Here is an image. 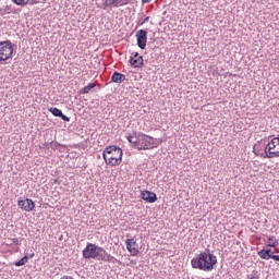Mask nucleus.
<instances>
[{
    "label": "nucleus",
    "instance_id": "obj_1",
    "mask_svg": "<svg viewBox=\"0 0 279 279\" xmlns=\"http://www.w3.org/2000/svg\"><path fill=\"white\" fill-rule=\"evenodd\" d=\"M126 140L137 151L147 149H156L159 145H162V138H154L143 132L133 131V133L126 134Z\"/></svg>",
    "mask_w": 279,
    "mask_h": 279
},
{
    "label": "nucleus",
    "instance_id": "obj_2",
    "mask_svg": "<svg viewBox=\"0 0 279 279\" xmlns=\"http://www.w3.org/2000/svg\"><path fill=\"white\" fill-rule=\"evenodd\" d=\"M193 269H199V271H213L217 267V255L210 252V248H205L204 252L196 254L191 260Z\"/></svg>",
    "mask_w": 279,
    "mask_h": 279
},
{
    "label": "nucleus",
    "instance_id": "obj_3",
    "mask_svg": "<svg viewBox=\"0 0 279 279\" xmlns=\"http://www.w3.org/2000/svg\"><path fill=\"white\" fill-rule=\"evenodd\" d=\"M106 165L119 167L123 162V149L117 145L107 146L102 153Z\"/></svg>",
    "mask_w": 279,
    "mask_h": 279
},
{
    "label": "nucleus",
    "instance_id": "obj_4",
    "mask_svg": "<svg viewBox=\"0 0 279 279\" xmlns=\"http://www.w3.org/2000/svg\"><path fill=\"white\" fill-rule=\"evenodd\" d=\"M14 46L11 40L0 41V64H5L7 60H12Z\"/></svg>",
    "mask_w": 279,
    "mask_h": 279
},
{
    "label": "nucleus",
    "instance_id": "obj_5",
    "mask_svg": "<svg viewBox=\"0 0 279 279\" xmlns=\"http://www.w3.org/2000/svg\"><path fill=\"white\" fill-rule=\"evenodd\" d=\"M99 252H104V247L97 246V244L88 242L83 250V258H85V260H90V258H93L94 260H98Z\"/></svg>",
    "mask_w": 279,
    "mask_h": 279
},
{
    "label": "nucleus",
    "instance_id": "obj_6",
    "mask_svg": "<svg viewBox=\"0 0 279 279\" xmlns=\"http://www.w3.org/2000/svg\"><path fill=\"white\" fill-rule=\"evenodd\" d=\"M264 158H279V137L272 138L264 149Z\"/></svg>",
    "mask_w": 279,
    "mask_h": 279
},
{
    "label": "nucleus",
    "instance_id": "obj_7",
    "mask_svg": "<svg viewBox=\"0 0 279 279\" xmlns=\"http://www.w3.org/2000/svg\"><path fill=\"white\" fill-rule=\"evenodd\" d=\"M129 62L134 69H143L144 66L143 56H141L138 52H132Z\"/></svg>",
    "mask_w": 279,
    "mask_h": 279
},
{
    "label": "nucleus",
    "instance_id": "obj_8",
    "mask_svg": "<svg viewBox=\"0 0 279 279\" xmlns=\"http://www.w3.org/2000/svg\"><path fill=\"white\" fill-rule=\"evenodd\" d=\"M135 38L137 40V47L140 49H145L147 47V31L140 29L135 34Z\"/></svg>",
    "mask_w": 279,
    "mask_h": 279
},
{
    "label": "nucleus",
    "instance_id": "obj_9",
    "mask_svg": "<svg viewBox=\"0 0 279 279\" xmlns=\"http://www.w3.org/2000/svg\"><path fill=\"white\" fill-rule=\"evenodd\" d=\"M19 208H22L25 213H32L36 208V203L33 199L26 198L17 202Z\"/></svg>",
    "mask_w": 279,
    "mask_h": 279
},
{
    "label": "nucleus",
    "instance_id": "obj_10",
    "mask_svg": "<svg viewBox=\"0 0 279 279\" xmlns=\"http://www.w3.org/2000/svg\"><path fill=\"white\" fill-rule=\"evenodd\" d=\"M98 260H102L104 263H112L121 265V260L117 259L114 256L110 255V253L106 252L104 248L99 252Z\"/></svg>",
    "mask_w": 279,
    "mask_h": 279
},
{
    "label": "nucleus",
    "instance_id": "obj_11",
    "mask_svg": "<svg viewBox=\"0 0 279 279\" xmlns=\"http://www.w3.org/2000/svg\"><path fill=\"white\" fill-rule=\"evenodd\" d=\"M141 197L144 199V202H147V204H155V202H158V195L151 191H142Z\"/></svg>",
    "mask_w": 279,
    "mask_h": 279
},
{
    "label": "nucleus",
    "instance_id": "obj_12",
    "mask_svg": "<svg viewBox=\"0 0 279 279\" xmlns=\"http://www.w3.org/2000/svg\"><path fill=\"white\" fill-rule=\"evenodd\" d=\"M126 250L130 252L131 256H138V243L134 239H126L125 241Z\"/></svg>",
    "mask_w": 279,
    "mask_h": 279
},
{
    "label": "nucleus",
    "instance_id": "obj_13",
    "mask_svg": "<svg viewBox=\"0 0 279 279\" xmlns=\"http://www.w3.org/2000/svg\"><path fill=\"white\" fill-rule=\"evenodd\" d=\"M257 256H259V258H263V260H269V258L274 260V257H276L271 248L265 247L257 252Z\"/></svg>",
    "mask_w": 279,
    "mask_h": 279
},
{
    "label": "nucleus",
    "instance_id": "obj_14",
    "mask_svg": "<svg viewBox=\"0 0 279 279\" xmlns=\"http://www.w3.org/2000/svg\"><path fill=\"white\" fill-rule=\"evenodd\" d=\"M48 111L51 112L53 117H59V119H62V121H65L66 123L71 121V118L64 116V113H62V110L58 109V107H51L48 109Z\"/></svg>",
    "mask_w": 279,
    "mask_h": 279
},
{
    "label": "nucleus",
    "instance_id": "obj_15",
    "mask_svg": "<svg viewBox=\"0 0 279 279\" xmlns=\"http://www.w3.org/2000/svg\"><path fill=\"white\" fill-rule=\"evenodd\" d=\"M111 82H113V84H123V82H125V74L117 71L113 72V74L111 75Z\"/></svg>",
    "mask_w": 279,
    "mask_h": 279
},
{
    "label": "nucleus",
    "instance_id": "obj_16",
    "mask_svg": "<svg viewBox=\"0 0 279 279\" xmlns=\"http://www.w3.org/2000/svg\"><path fill=\"white\" fill-rule=\"evenodd\" d=\"M98 1L97 8L100 10H108V8H114V3H112V0H96Z\"/></svg>",
    "mask_w": 279,
    "mask_h": 279
},
{
    "label": "nucleus",
    "instance_id": "obj_17",
    "mask_svg": "<svg viewBox=\"0 0 279 279\" xmlns=\"http://www.w3.org/2000/svg\"><path fill=\"white\" fill-rule=\"evenodd\" d=\"M97 86V83H89L87 86L83 87L78 93L80 95H88L93 88Z\"/></svg>",
    "mask_w": 279,
    "mask_h": 279
},
{
    "label": "nucleus",
    "instance_id": "obj_18",
    "mask_svg": "<svg viewBox=\"0 0 279 279\" xmlns=\"http://www.w3.org/2000/svg\"><path fill=\"white\" fill-rule=\"evenodd\" d=\"M12 3H14L15 5H21L22 8H24V5H34V2H29V0H11ZM43 1H47V0H43Z\"/></svg>",
    "mask_w": 279,
    "mask_h": 279
},
{
    "label": "nucleus",
    "instance_id": "obj_19",
    "mask_svg": "<svg viewBox=\"0 0 279 279\" xmlns=\"http://www.w3.org/2000/svg\"><path fill=\"white\" fill-rule=\"evenodd\" d=\"M29 260V256L25 254L20 260L15 262V267H23V265H27V262Z\"/></svg>",
    "mask_w": 279,
    "mask_h": 279
},
{
    "label": "nucleus",
    "instance_id": "obj_20",
    "mask_svg": "<svg viewBox=\"0 0 279 279\" xmlns=\"http://www.w3.org/2000/svg\"><path fill=\"white\" fill-rule=\"evenodd\" d=\"M131 0H112L113 8H121L123 5H128Z\"/></svg>",
    "mask_w": 279,
    "mask_h": 279
},
{
    "label": "nucleus",
    "instance_id": "obj_21",
    "mask_svg": "<svg viewBox=\"0 0 279 279\" xmlns=\"http://www.w3.org/2000/svg\"><path fill=\"white\" fill-rule=\"evenodd\" d=\"M269 243L266 245V247H278V242L276 241V236L270 235L268 236Z\"/></svg>",
    "mask_w": 279,
    "mask_h": 279
},
{
    "label": "nucleus",
    "instance_id": "obj_22",
    "mask_svg": "<svg viewBox=\"0 0 279 279\" xmlns=\"http://www.w3.org/2000/svg\"><path fill=\"white\" fill-rule=\"evenodd\" d=\"M11 12H12V7L11 5H5L3 9L0 8L1 16H4L5 14H11Z\"/></svg>",
    "mask_w": 279,
    "mask_h": 279
},
{
    "label": "nucleus",
    "instance_id": "obj_23",
    "mask_svg": "<svg viewBox=\"0 0 279 279\" xmlns=\"http://www.w3.org/2000/svg\"><path fill=\"white\" fill-rule=\"evenodd\" d=\"M59 147H63L64 149L66 148L65 145H62L58 142L52 143V146H51L52 149H58Z\"/></svg>",
    "mask_w": 279,
    "mask_h": 279
},
{
    "label": "nucleus",
    "instance_id": "obj_24",
    "mask_svg": "<svg viewBox=\"0 0 279 279\" xmlns=\"http://www.w3.org/2000/svg\"><path fill=\"white\" fill-rule=\"evenodd\" d=\"M12 243L13 245H21V241L19 240V238H13Z\"/></svg>",
    "mask_w": 279,
    "mask_h": 279
},
{
    "label": "nucleus",
    "instance_id": "obj_25",
    "mask_svg": "<svg viewBox=\"0 0 279 279\" xmlns=\"http://www.w3.org/2000/svg\"><path fill=\"white\" fill-rule=\"evenodd\" d=\"M148 21H149V16H146V17L142 21L141 25H145V23H147Z\"/></svg>",
    "mask_w": 279,
    "mask_h": 279
},
{
    "label": "nucleus",
    "instance_id": "obj_26",
    "mask_svg": "<svg viewBox=\"0 0 279 279\" xmlns=\"http://www.w3.org/2000/svg\"><path fill=\"white\" fill-rule=\"evenodd\" d=\"M276 263H279V255H275L274 259Z\"/></svg>",
    "mask_w": 279,
    "mask_h": 279
},
{
    "label": "nucleus",
    "instance_id": "obj_27",
    "mask_svg": "<svg viewBox=\"0 0 279 279\" xmlns=\"http://www.w3.org/2000/svg\"><path fill=\"white\" fill-rule=\"evenodd\" d=\"M27 254V256H28V258H34V256H35V254L34 253H26Z\"/></svg>",
    "mask_w": 279,
    "mask_h": 279
},
{
    "label": "nucleus",
    "instance_id": "obj_28",
    "mask_svg": "<svg viewBox=\"0 0 279 279\" xmlns=\"http://www.w3.org/2000/svg\"><path fill=\"white\" fill-rule=\"evenodd\" d=\"M151 0H142V3H149Z\"/></svg>",
    "mask_w": 279,
    "mask_h": 279
}]
</instances>
